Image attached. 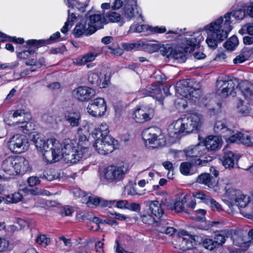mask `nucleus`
<instances>
[{
  "label": "nucleus",
  "mask_w": 253,
  "mask_h": 253,
  "mask_svg": "<svg viewBox=\"0 0 253 253\" xmlns=\"http://www.w3.org/2000/svg\"><path fill=\"white\" fill-rule=\"evenodd\" d=\"M199 236L197 235L192 236L191 238L179 236V242H181V246L184 250H190L193 248V242L195 243V245L197 243H201L203 240L202 239L200 240H199Z\"/></svg>",
  "instance_id": "26"
},
{
  "label": "nucleus",
  "mask_w": 253,
  "mask_h": 253,
  "mask_svg": "<svg viewBox=\"0 0 253 253\" xmlns=\"http://www.w3.org/2000/svg\"><path fill=\"white\" fill-rule=\"evenodd\" d=\"M106 19L108 21L113 23H119L121 25H122L125 21L123 17L121 15L117 12L111 11L106 14Z\"/></svg>",
  "instance_id": "36"
},
{
  "label": "nucleus",
  "mask_w": 253,
  "mask_h": 253,
  "mask_svg": "<svg viewBox=\"0 0 253 253\" xmlns=\"http://www.w3.org/2000/svg\"><path fill=\"white\" fill-rule=\"evenodd\" d=\"M167 29L165 26H155L153 27L149 25V34H162L166 32Z\"/></svg>",
  "instance_id": "48"
},
{
  "label": "nucleus",
  "mask_w": 253,
  "mask_h": 253,
  "mask_svg": "<svg viewBox=\"0 0 253 253\" xmlns=\"http://www.w3.org/2000/svg\"><path fill=\"white\" fill-rule=\"evenodd\" d=\"M196 182L207 185L209 187H213L216 185L218 180L210 173H203L197 177Z\"/></svg>",
  "instance_id": "24"
},
{
  "label": "nucleus",
  "mask_w": 253,
  "mask_h": 253,
  "mask_svg": "<svg viewBox=\"0 0 253 253\" xmlns=\"http://www.w3.org/2000/svg\"><path fill=\"white\" fill-rule=\"evenodd\" d=\"M84 19L89 26H93L94 33L98 30L102 29L103 25L106 23L105 19L99 13H90L88 12Z\"/></svg>",
  "instance_id": "17"
},
{
  "label": "nucleus",
  "mask_w": 253,
  "mask_h": 253,
  "mask_svg": "<svg viewBox=\"0 0 253 253\" xmlns=\"http://www.w3.org/2000/svg\"><path fill=\"white\" fill-rule=\"evenodd\" d=\"M93 26H89L86 20L84 18L80 23L76 25L74 30V35L76 38H80L82 36H90L94 33Z\"/></svg>",
  "instance_id": "18"
},
{
  "label": "nucleus",
  "mask_w": 253,
  "mask_h": 253,
  "mask_svg": "<svg viewBox=\"0 0 253 253\" xmlns=\"http://www.w3.org/2000/svg\"><path fill=\"white\" fill-rule=\"evenodd\" d=\"M204 150V146L200 144L196 145L194 146H190L184 150L187 160L191 161V160L197 159V157H200L203 154Z\"/></svg>",
  "instance_id": "21"
},
{
  "label": "nucleus",
  "mask_w": 253,
  "mask_h": 253,
  "mask_svg": "<svg viewBox=\"0 0 253 253\" xmlns=\"http://www.w3.org/2000/svg\"><path fill=\"white\" fill-rule=\"evenodd\" d=\"M238 112L242 116H248L250 113V105L241 99H238L237 104Z\"/></svg>",
  "instance_id": "34"
},
{
  "label": "nucleus",
  "mask_w": 253,
  "mask_h": 253,
  "mask_svg": "<svg viewBox=\"0 0 253 253\" xmlns=\"http://www.w3.org/2000/svg\"><path fill=\"white\" fill-rule=\"evenodd\" d=\"M214 131L221 137L231 142L238 140L241 143L248 146L253 147V137L241 132H235L232 130L226 120L217 121L215 122Z\"/></svg>",
  "instance_id": "5"
},
{
  "label": "nucleus",
  "mask_w": 253,
  "mask_h": 253,
  "mask_svg": "<svg viewBox=\"0 0 253 253\" xmlns=\"http://www.w3.org/2000/svg\"><path fill=\"white\" fill-rule=\"evenodd\" d=\"M161 132L159 128L152 127L145 129L143 131L142 135L149 144L154 145L153 147H157L162 145Z\"/></svg>",
  "instance_id": "14"
},
{
  "label": "nucleus",
  "mask_w": 253,
  "mask_h": 253,
  "mask_svg": "<svg viewBox=\"0 0 253 253\" xmlns=\"http://www.w3.org/2000/svg\"><path fill=\"white\" fill-rule=\"evenodd\" d=\"M193 195L195 198L202 200L203 202L206 204H208V198H211V197L206 195L202 192H196L193 193Z\"/></svg>",
  "instance_id": "59"
},
{
  "label": "nucleus",
  "mask_w": 253,
  "mask_h": 253,
  "mask_svg": "<svg viewBox=\"0 0 253 253\" xmlns=\"http://www.w3.org/2000/svg\"><path fill=\"white\" fill-rule=\"evenodd\" d=\"M100 202V198L89 196L88 197V200L86 202V204L88 207L92 208V206H97L98 205H99Z\"/></svg>",
  "instance_id": "54"
},
{
  "label": "nucleus",
  "mask_w": 253,
  "mask_h": 253,
  "mask_svg": "<svg viewBox=\"0 0 253 253\" xmlns=\"http://www.w3.org/2000/svg\"><path fill=\"white\" fill-rule=\"evenodd\" d=\"M97 56V54L92 52H89L85 54L82 57L78 58L73 61L74 64L81 66L84 65L89 62L93 61Z\"/></svg>",
  "instance_id": "31"
},
{
  "label": "nucleus",
  "mask_w": 253,
  "mask_h": 253,
  "mask_svg": "<svg viewBox=\"0 0 253 253\" xmlns=\"http://www.w3.org/2000/svg\"><path fill=\"white\" fill-rule=\"evenodd\" d=\"M8 147L13 153L24 152L28 149V140L25 135H14L8 141Z\"/></svg>",
  "instance_id": "8"
},
{
  "label": "nucleus",
  "mask_w": 253,
  "mask_h": 253,
  "mask_svg": "<svg viewBox=\"0 0 253 253\" xmlns=\"http://www.w3.org/2000/svg\"><path fill=\"white\" fill-rule=\"evenodd\" d=\"M9 250V242L5 238H0V253L5 252Z\"/></svg>",
  "instance_id": "51"
},
{
  "label": "nucleus",
  "mask_w": 253,
  "mask_h": 253,
  "mask_svg": "<svg viewBox=\"0 0 253 253\" xmlns=\"http://www.w3.org/2000/svg\"><path fill=\"white\" fill-rule=\"evenodd\" d=\"M86 109L87 112L92 116L100 117L104 115L106 111V103L104 98L98 97L90 100Z\"/></svg>",
  "instance_id": "9"
},
{
  "label": "nucleus",
  "mask_w": 253,
  "mask_h": 253,
  "mask_svg": "<svg viewBox=\"0 0 253 253\" xmlns=\"http://www.w3.org/2000/svg\"><path fill=\"white\" fill-rule=\"evenodd\" d=\"M175 106L177 109H185L187 106V102L186 100L182 98H178L175 100Z\"/></svg>",
  "instance_id": "56"
},
{
  "label": "nucleus",
  "mask_w": 253,
  "mask_h": 253,
  "mask_svg": "<svg viewBox=\"0 0 253 253\" xmlns=\"http://www.w3.org/2000/svg\"><path fill=\"white\" fill-rule=\"evenodd\" d=\"M88 155V150L86 147H83L81 149L73 152V153L68 154L67 155H64L63 158L64 161L67 163L75 164L83 158H86Z\"/></svg>",
  "instance_id": "19"
},
{
  "label": "nucleus",
  "mask_w": 253,
  "mask_h": 253,
  "mask_svg": "<svg viewBox=\"0 0 253 253\" xmlns=\"http://www.w3.org/2000/svg\"><path fill=\"white\" fill-rule=\"evenodd\" d=\"M215 246L221 245L225 241V237L222 234L216 235L214 238Z\"/></svg>",
  "instance_id": "60"
},
{
  "label": "nucleus",
  "mask_w": 253,
  "mask_h": 253,
  "mask_svg": "<svg viewBox=\"0 0 253 253\" xmlns=\"http://www.w3.org/2000/svg\"><path fill=\"white\" fill-rule=\"evenodd\" d=\"M203 39V38L201 34L197 37L191 36L185 38L182 43L181 49L173 50L171 58L177 60L178 62H184L186 59V53L193 51Z\"/></svg>",
  "instance_id": "6"
},
{
  "label": "nucleus",
  "mask_w": 253,
  "mask_h": 253,
  "mask_svg": "<svg viewBox=\"0 0 253 253\" xmlns=\"http://www.w3.org/2000/svg\"><path fill=\"white\" fill-rule=\"evenodd\" d=\"M232 16L236 20H242L245 16V12L241 8L233 10L226 13L223 17H220L204 27V30L207 33L206 40L209 47L215 49L219 42L224 40L231 31L230 17Z\"/></svg>",
  "instance_id": "1"
},
{
  "label": "nucleus",
  "mask_w": 253,
  "mask_h": 253,
  "mask_svg": "<svg viewBox=\"0 0 253 253\" xmlns=\"http://www.w3.org/2000/svg\"><path fill=\"white\" fill-rule=\"evenodd\" d=\"M62 157H64V155L73 153V152L78 150L76 148L75 144L70 139L65 140L62 143Z\"/></svg>",
  "instance_id": "32"
},
{
  "label": "nucleus",
  "mask_w": 253,
  "mask_h": 253,
  "mask_svg": "<svg viewBox=\"0 0 253 253\" xmlns=\"http://www.w3.org/2000/svg\"><path fill=\"white\" fill-rule=\"evenodd\" d=\"M146 206L149 207L151 213L158 218H162L164 213V210L162 204L158 201H147L145 203Z\"/></svg>",
  "instance_id": "23"
},
{
  "label": "nucleus",
  "mask_w": 253,
  "mask_h": 253,
  "mask_svg": "<svg viewBox=\"0 0 253 253\" xmlns=\"http://www.w3.org/2000/svg\"><path fill=\"white\" fill-rule=\"evenodd\" d=\"M26 43L29 46L27 47V50L22 51L18 54V58L20 59H26L31 55L34 54L39 46L43 43V42L36 40H29L26 42Z\"/></svg>",
  "instance_id": "20"
},
{
  "label": "nucleus",
  "mask_w": 253,
  "mask_h": 253,
  "mask_svg": "<svg viewBox=\"0 0 253 253\" xmlns=\"http://www.w3.org/2000/svg\"><path fill=\"white\" fill-rule=\"evenodd\" d=\"M65 119L72 126H77L79 125V121L81 115L79 113H69L65 115Z\"/></svg>",
  "instance_id": "38"
},
{
  "label": "nucleus",
  "mask_w": 253,
  "mask_h": 253,
  "mask_svg": "<svg viewBox=\"0 0 253 253\" xmlns=\"http://www.w3.org/2000/svg\"><path fill=\"white\" fill-rule=\"evenodd\" d=\"M151 87L150 88V93L154 95H157L161 93V86L160 85V82L158 81L151 84Z\"/></svg>",
  "instance_id": "50"
},
{
  "label": "nucleus",
  "mask_w": 253,
  "mask_h": 253,
  "mask_svg": "<svg viewBox=\"0 0 253 253\" xmlns=\"http://www.w3.org/2000/svg\"><path fill=\"white\" fill-rule=\"evenodd\" d=\"M143 111L140 106L134 112L133 117L137 123H143L151 120V118L148 117V116Z\"/></svg>",
  "instance_id": "35"
},
{
  "label": "nucleus",
  "mask_w": 253,
  "mask_h": 253,
  "mask_svg": "<svg viewBox=\"0 0 253 253\" xmlns=\"http://www.w3.org/2000/svg\"><path fill=\"white\" fill-rule=\"evenodd\" d=\"M149 25L146 24H140L139 23H133L132 24L128 31V33H140L143 32H149Z\"/></svg>",
  "instance_id": "39"
},
{
  "label": "nucleus",
  "mask_w": 253,
  "mask_h": 253,
  "mask_svg": "<svg viewBox=\"0 0 253 253\" xmlns=\"http://www.w3.org/2000/svg\"><path fill=\"white\" fill-rule=\"evenodd\" d=\"M141 46L146 51L153 53L159 50L160 44L157 41H145L141 42Z\"/></svg>",
  "instance_id": "30"
},
{
  "label": "nucleus",
  "mask_w": 253,
  "mask_h": 253,
  "mask_svg": "<svg viewBox=\"0 0 253 253\" xmlns=\"http://www.w3.org/2000/svg\"><path fill=\"white\" fill-rule=\"evenodd\" d=\"M190 162H183L180 165V171L184 175H192L195 173L197 169L194 168L195 164H193V160H191Z\"/></svg>",
  "instance_id": "29"
},
{
  "label": "nucleus",
  "mask_w": 253,
  "mask_h": 253,
  "mask_svg": "<svg viewBox=\"0 0 253 253\" xmlns=\"http://www.w3.org/2000/svg\"><path fill=\"white\" fill-rule=\"evenodd\" d=\"M109 132L108 126L105 124L99 126L91 133L95 139L93 146L100 154L110 153L119 146L118 141L108 135Z\"/></svg>",
  "instance_id": "2"
},
{
  "label": "nucleus",
  "mask_w": 253,
  "mask_h": 253,
  "mask_svg": "<svg viewBox=\"0 0 253 253\" xmlns=\"http://www.w3.org/2000/svg\"><path fill=\"white\" fill-rule=\"evenodd\" d=\"M76 217L77 218L80 220H81L82 221H88L89 222H87V225L89 226V224H90L91 222V218H92V212H87L84 213L83 214L81 213H78L77 214Z\"/></svg>",
  "instance_id": "45"
},
{
  "label": "nucleus",
  "mask_w": 253,
  "mask_h": 253,
  "mask_svg": "<svg viewBox=\"0 0 253 253\" xmlns=\"http://www.w3.org/2000/svg\"><path fill=\"white\" fill-rule=\"evenodd\" d=\"M201 94V92L199 93L197 91L191 89L189 90V94H188V96L186 97L189 98L192 101L196 102L197 100L200 98Z\"/></svg>",
  "instance_id": "61"
},
{
  "label": "nucleus",
  "mask_w": 253,
  "mask_h": 253,
  "mask_svg": "<svg viewBox=\"0 0 253 253\" xmlns=\"http://www.w3.org/2000/svg\"><path fill=\"white\" fill-rule=\"evenodd\" d=\"M167 206L169 209L172 210H174L177 212H184L187 213H189L188 211L184 209L182 203L179 201L175 202L173 205H169Z\"/></svg>",
  "instance_id": "43"
},
{
  "label": "nucleus",
  "mask_w": 253,
  "mask_h": 253,
  "mask_svg": "<svg viewBox=\"0 0 253 253\" xmlns=\"http://www.w3.org/2000/svg\"><path fill=\"white\" fill-rule=\"evenodd\" d=\"M226 194L231 199H234L235 205L240 209L245 208L251 201L250 196L241 194L240 191L236 189L226 190Z\"/></svg>",
  "instance_id": "16"
},
{
  "label": "nucleus",
  "mask_w": 253,
  "mask_h": 253,
  "mask_svg": "<svg viewBox=\"0 0 253 253\" xmlns=\"http://www.w3.org/2000/svg\"><path fill=\"white\" fill-rule=\"evenodd\" d=\"M15 156H10L6 158L2 162V169L3 171L9 175H15V170L14 166Z\"/></svg>",
  "instance_id": "28"
},
{
  "label": "nucleus",
  "mask_w": 253,
  "mask_h": 253,
  "mask_svg": "<svg viewBox=\"0 0 253 253\" xmlns=\"http://www.w3.org/2000/svg\"><path fill=\"white\" fill-rule=\"evenodd\" d=\"M215 86L217 93L221 97L225 98L232 94L235 88V84L233 80H216Z\"/></svg>",
  "instance_id": "15"
},
{
  "label": "nucleus",
  "mask_w": 253,
  "mask_h": 253,
  "mask_svg": "<svg viewBox=\"0 0 253 253\" xmlns=\"http://www.w3.org/2000/svg\"><path fill=\"white\" fill-rule=\"evenodd\" d=\"M203 246L205 248L211 251L213 250L216 247L214 240L211 239H206L203 241Z\"/></svg>",
  "instance_id": "57"
},
{
  "label": "nucleus",
  "mask_w": 253,
  "mask_h": 253,
  "mask_svg": "<svg viewBox=\"0 0 253 253\" xmlns=\"http://www.w3.org/2000/svg\"><path fill=\"white\" fill-rule=\"evenodd\" d=\"M239 80H235L236 81L235 84V87L239 88V89L243 93L248 87L249 86L250 82L248 80H240V82H238Z\"/></svg>",
  "instance_id": "46"
},
{
  "label": "nucleus",
  "mask_w": 253,
  "mask_h": 253,
  "mask_svg": "<svg viewBox=\"0 0 253 253\" xmlns=\"http://www.w3.org/2000/svg\"><path fill=\"white\" fill-rule=\"evenodd\" d=\"M194 80H178L175 85L176 91L181 95L188 97L189 90L191 89L190 85Z\"/></svg>",
  "instance_id": "25"
},
{
  "label": "nucleus",
  "mask_w": 253,
  "mask_h": 253,
  "mask_svg": "<svg viewBox=\"0 0 253 253\" xmlns=\"http://www.w3.org/2000/svg\"><path fill=\"white\" fill-rule=\"evenodd\" d=\"M203 124L202 116L198 114H192L187 117L181 118L170 125L168 127L169 135L174 137L178 133L185 132L188 134L197 132Z\"/></svg>",
  "instance_id": "3"
},
{
  "label": "nucleus",
  "mask_w": 253,
  "mask_h": 253,
  "mask_svg": "<svg viewBox=\"0 0 253 253\" xmlns=\"http://www.w3.org/2000/svg\"><path fill=\"white\" fill-rule=\"evenodd\" d=\"M16 124L19 125L18 127L25 134H31L35 129V125L32 122H18Z\"/></svg>",
  "instance_id": "33"
},
{
  "label": "nucleus",
  "mask_w": 253,
  "mask_h": 253,
  "mask_svg": "<svg viewBox=\"0 0 253 253\" xmlns=\"http://www.w3.org/2000/svg\"><path fill=\"white\" fill-rule=\"evenodd\" d=\"M202 104L208 110L211 115H216L221 112L222 103L213 94H209L203 99Z\"/></svg>",
  "instance_id": "10"
},
{
  "label": "nucleus",
  "mask_w": 253,
  "mask_h": 253,
  "mask_svg": "<svg viewBox=\"0 0 253 253\" xmlns=\"http://www.w3.org/2000/svg\"><path fill=\"white\" fill-rule=\"evenodd\" d=\"M67 3L69 7L76 8L81 12H84L88 5V1L81 2L78 0H67Z\"/></svg>",
  "instance_id": "37"
},
{
  "label": "nucleus",
  "mask_w": 253,
  "mask_h": 253,
  "mask_svg": "<svg viewBox=\"0 0 253 253\" xmlns=\"http://www.w3.org/2000/svg\"><path fill=\"white\" fill-rule=\"evenodd\" d=\"M14 164L15 174H23L28 170L29 162L24 157L15 156Z\"/></svg>",
  "instance_id": "22"
},
{
  "label": "nucleus",
  "mask_w": 253,
  "mask_h": 253,
  "mask_svg": "<svg viewBox=\"0 0 253 253\" xmlns=\"http://www.w3.org/2000/svg\"><path fill=\"white\" fill-rule=\"evenodd\" d=\"M141 218L144 223L149 225H154L156 220L149 212L147 213L141 215Z\"/></svg>",
  "instance_id": "47"
},
{
  "label": "nucleus",
  "mask_w": 253,
  "mask_h": 253,
  "mask_svg": "<svg viewBox=\"0 0 253 253\" xmlns=\"http://www.w3.org/2000/svg\"><path fill=\"white\" fill-rule=\"evenodd\" d=\"M240 158L239 155L235 154L232 151L224 149L223 154L219 157V159L225 169H231L235 166L238 167V161Z\"/></svg>",
  "instance_id": "13"
},
{
  "label": "nucleus",
  "mask_w": 253,
  "mask_h": 253,
  "mask_svg": "<svg viewBox=\"0 0 253 253\" xmlns=\"http://www.w3.org/2000/svg\"><path fill=\"white\" fill-rule=\"evenodd\" d=\"M32 140L37 149L42 152L43 158L47 162L58 161L62 157V143H53L52 140H45L39 134H33Z\"/></svg>",
  "instance_id": "4"
},
{
  "label": "nucleus",
  "mask_w": 253,
  "mask_h": 253,
  "mask_svg": "<svg viewBox=\"0 0 253 253\" xmlns=\"http://www.w3.org/2000/svg\"><path fill=\"white\" fill-rule=\"evenodd\" d=\"M125 2L124 8V17L128 21L134 18H140L143 21V16L138 8L136 0H125Z\"/></svg>",
  "instance_id": "11"
},
{
  "label": "nucleus",
  "mask_w": 253,
  "mask_h": 253,
  "mask_svg": "<svg viewBox=\"0 0 253 253\" xmlns=\"http://www.w3.org/2000/svg\"><path fill=\"white\" fill-rule=\"evenodd\" d=\"M239 43L238 38L236 36H232L224 43V47L227 50H233Z\"/></svg>",
  "instance_id": "41"
},
{
  "label": "nucleus",
  "mask_w": 253,
  "mask_h": 253,
  "mask_svg": "<svg viewBox=\"0 0 253 253\" xmlns=\"http://www.w3.org/2000/svg\"><path fill=\"white\" fill-rule=\"evenodd\" d=\"M55 175L51 174L50 171H44L40 177L42 179H46L47 181H52L55 179Z\"/></svg>",
  "instance_id": "64"
},
{
  "label": "nucleus",
  "mask_w": 253,
  "mask_h": 253,
  "mask_svg": "<svg viewBox=\"0 0 253 253\" xmlns=\"http://www.w3.org/2000/svg\"><path fill=\"white\" fill-rule=\"evenodd\" d=\"M204 147L209 151H215L221 146L220 140L216 136H208L204 141Z\"/></svg>",
  "instance_id": "27"
},
{
  "label": "nucleus",
  "mask_w": 253,
  "mask_h": 253,
  "mask_svg": "<svg viewBox=\"0 0 253 253\" xmlns=\"http://www.w3.org/2000/svg\"><path fill=\"white\" fill-rule=\"evenodd\" d=\"M159 50H160V53L164 56H166L168 58H171L173 50L170 44H167L162 46L160 45Z\"/></svg>",
  "instance_id": "42"
},
{
  "label": "nucleus",
  "mask_w": 253,
  "mask_h": 253,
  "mask_svg": "<svg viewBox=\"0 0 253 253\" xmlns=\"http://www.w3.org/2000/svg\"><path fill=\"white\" fill-rule=\"evenodd\" d=\"M36 242L37 243L45 247L49 243L50 239L47 238L44 235H42L37 238Z\"/></svg>",
  "instance_id": "58"
},
{
  "label": "nucleus",
  "mask_w": 253,
  "mask_h": 253,
  "mask_svg": "<svg viewBox=\"0 0 253 253\" xmlns=\"http://www.w3.org/2000/svg\"><path fill=\"white\" fill-rule=\"evenodd\" d=\"M78 134H79V141L81 144L86 145L88 143V137L89 133L88 129H83L81 128L78 129Z\"/></svg>",
  "instance_id": "40"
},
{
  "label": "nucleus",
  "mask_w": 253,
  "mask_h": 253,
  "mask_svg": "<svg viewBox=\"0 0 253 253\" xmlns=\"http://www.w3.org/2000/svg\"><path fill=\"white\" fill-rule=\"evenodd\" d=\"M127 170L126 166L111 165L104 169V178L109 182L119 181L124 179Z\"/></svg>",
  "instance_id": "7"
},
{
  "label": "nucleus",
  "mask_w": 253,
  "mask_h": 253,
  "mask_svg": "<svg viewBox=\"0 0 253 253\" xmlns=\"http://www.w3.org/2000/svg\"><path fill=\"white\" fill-rule=\"evenodd\" d=\"M208 200H209L208 204L210 205L212 210H216L218 211H220L222 210L221 205L216 201L212 199L211 197L208 198Z\"/></svg>",
  "instance_id": "53"
},
{
  "label": "nucleus",
  "mask_w": 253,
  "mask_h": 253,
  "mask_svg": "<svg viewBox=\"0 0 253 253\" xmlns=\"http://www.w3.org/2000/svg\"><path fill=\"white\" fill-rule=\"evenodd\" d=\"M126 209L138 212L140 210V205L138 203H129L128 202Z\"/></svg>",
  "instance_id": "62"
},
{
  "label": "nucleus",
  "mask_w": 253,
  "mask_h": 253,
  "mask_svg": "<svg viewBox=\"0 0 253 253\" xmlns=\"http://www.w3.org/2000/svg\"><path fill=\"white\" fill-rule=\"evenodd\" d=\"M123 47L127 51H130L134 49H137L141 46V42L137 43H124L122 44Z\"/></svg>",
  "instance_id": "55"
},
{
  "label": "nucleus",
  "mask_w": 253,
  "mask_h": 253,
  "mask_svg": "<svg viewBox=\"0 0 253 253\" xmlns=\"http://www.w3.org/2000/svg\"><path fill=\"white\" fill-rule=\"evenodd\" d=\"M27 182L30 186L33 187L39 184L40 180L38 177L31 176L28 179Z\"/></svg>",
  "instance_id": "63"
},
{
  "label": "nucleus",
  "mask_w": 253,
  "mask_h": 253,
  "mask_svg": "<svg viewBox=\"0 0 253 253\" xmlns=\"http://www.w3.org/2000/svg\"><path fill=\"white\" fill-rule=\"evenodd\" d=\"M44 63V60L43 58L40 59L38 61L35 59H32L27 61L26 62V64L28 66L40 67L42 65H43Z\"/></svg>",
  "instance_id": "52"
},
{
  "label": "nucleus",
  "mask_w": 253,
  "mask_h": 253,
  "mask_svg": "<svg viewBox=\"0 0 253 253\" xmlns=\"http://www.w3.org/2000/svg\"><path fill=\"white\" fill-rule=\"evenodd\" d=\"M73 96L81 102H88L96 95L95 90L86 85L80 86L73 91Z\"/></svg>",
  "instance_id": "12"
},
{
  "label": "nucleus",
  "mask_w": 253,
  "mask_h": 253,
  "mask_svg": "<svg viewBox=\"0 0 253 253\" xmlns=\"http://www.w3.org/2000/svg\"><path fill=\"white\" fill-rule=\"evenodd\" d=\"M141 107L144 111V113L148 116V117L151 119L154 117L155 111L154 108L150 105H141Z\"/></svg>",
  "instance_id": "49"
},
{
  "label": "nucleus",
  "mask_w": 253,
  "mask_h": 253,
  "mask_svg": "<svg viewBox=\"0 0 253 253\" xmlns=\"http://www.w3.org/2000/svg\"><path fill=\"white\" fill-rule=\"evenodd\" d=\"M158 218V220H155L154 225L157 228L158 232L161 233L162 229L166 228L168 226L169 222L167 220L163 218V217Z\"/></svg>",
  "instance_id": "44"
}]
</instances>
